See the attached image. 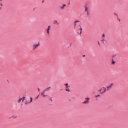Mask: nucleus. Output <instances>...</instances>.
<instances>
[{
    "instance_id": "nucleus-13",
    "label": "nucleus",
    "mask_w": 128,
    "mask_h": 128,
    "mask_svg": "<svg viewBox=\"0 0 128 128\" xmlns=\"http://www.w3.org/2000/svg\"><path fill=\"white\" fill-rule=\"evenodd\" d=\"M102 42L104 44H106V40L102 41Z\"/></svg>"
},
{
    "instance_id": "nucleus-6",
    "label": "nucleus",
    "mask_w": 128,
    "mask_h": 128,
    "mask_svg": "<svg viewBox=\"0 0 128 128\" xmlns=\"http://www.w3.org/2000/svg\"><path fill=\"white\" fill-rule=\"evenodd\" d=\"M46 91H43L42 93H41V96H42V98H46V96H48V95H46Z\"/></svg>"
},
{
    "instance_id": "nucleus-11",
    "label": "nucleus",
    "mask_w": 128,
    "mask_h": 128,
    "mask_svg": "<svg viewBox=\"0 0 128 128\" xmlns=\"http://www.w3.org/2000/svg\"><path fill=\"white\" fill-rule=\"evenodd\" d=\"M30 101H26V104H30V102H32V98H30Z\"/></svg>"
},
{
    "instance_id": "nucleus-4",
    "label": "nucleus",
    "mask_w": 128,
    "mask_h": 128,
    "mask_svg": "<svg viewBox=\"0 0 128 128\" xmlns=\"http://www.w3.org/2000/svg\"><path fill=\"white\" fill-rule=\"evenodd\" d=\"M112 86H114V83H110L109 86L106 87L107 90H110Z\"/></svg>"
},
{
    "instance_id": "nucleus-17",
    "label": "nucleus",
    "mask_w": 128,
    "mask_h": 128,
    "mask_svg": "<svg viewBox=\"0 0 128 128\" xmlns=\"http://www.w3.org/2000/svg\"><path fill=\"white\" fill-rule=\"evenodd\" d=\"M95 98H100V95H97L94 96Z\"/></svg>"
},
{
    "instance_id": "nucleus-25",
    "label": "nucleus",
    "mask_w": 128,
    "mask_h": 128,
    "mask_svg": "<svg viewBox=\"0 0 128 128\" xmlns=\"http://www.w3.org/2000/svg\"><path fill=\"white\" fill-rule=\"evenodd\" d=\"M38 91L40 92V88H38Z\"/></svg>"
},
{
    "instance_id": "nucleus-27",
    "label": "nucleus",
    "mask_w": 128,
    "mask_h": 128,
    "mask_svg": "<svg viewBox=\"0 0 128 128\" xmlns=\"http://www.w3.org/2000/svg\"><path fill=\"white\" fill-rule=\"evenodd\" d=\"M50 100L52 102V98Z\"/></svg>"
},
{
    "instance_id": "nucleus-21",
    "label": "nucleus",
    "mask_w": 128,
    "mask_h": 128,
    "mask_svg": "<svg viewBox=\"0 0 128 128\" xmlns=\"http://www.w3.org/2000/svg\"><path fill=\"white\" fill-rule=\"evenodd\" d=\"M66 92H70L68 89H66Z\"/></svg>"
},
{
    "instance_id": "nucleus-2",
    "label": "nucleus",
    "mask_w": 128,
    "mask_h": 128,
    "mask_svg": "<svg viewBox=\"0 0 128 128\" xmlns=\"http://www.w3.org/2000/svg\"><path fill=\"white\" fill-rule=\"evenodd\" d=\"M100 94H104L106 92V88L105 87H102L99 90Z\"/></svg>"
},
{
    "instance_id": "nucleus-9",
    "label": "nucleus",
    "mask_w": 128,
    "mask_h": 128,
    "mask_svg": "<svg viewBox=\"0 0 128 128\" xmlns=\"http://www.w3.org/2000/svg\"><path fill=\"white\" fill-rule=\"evenodd\" d=\"M103 40H106L104 34H103L101 38V42H103Z\"/></svg>"
},
{
    "instance_id": "nucleus-24",
    "label": "nucleus",
    "mask_w": 128,
    "mask_h": 128,
    "mask_svg": "<svg viewBox=\"0 0 128 128\" xmlns=\"http://www.w3.org/2000/svg\"><path fill=\"white\" fill-rule=\"evenodd\" d=\"M38 96H40V95H38L36 97V98H38Z\"/></svg>"
},
{
    "instance_id": "nucleus-22",
    "label": "nucleus",
    "mask_w": 128,
    "mask_h": 128,
    "mask_svg": "<svg viewBox=\"0 0 128 128\" xmlns=\"http://www.w3.org/2000/svg\"><path fill=\"white\" fill-rule=\"evenodd\" d=\"M0 6H2V3H0Z\"/></svg>"
},
{
    "instance_id": "nucleus-15",
    "label": "nucleus",
    "mask_w": 128,
    "mask_h": 128,
    "mask_svg": "<svg viewBox=\"0 0 128 128\" xmlns=\"http://www.w3.org/2000/svg\"><path fill=\"white\" fill-rule=\"evenodd\" d=\"M20 102H22V99L20 98V99H18V104H20Z\"/></svg>"
},
{
    "instance_id": "nucleus-28",
    "label": "nucleus",
    "mask_w": 128,
    "mask_h": 128,
    "mask_svg": "<svg viewBox=\"0 0 128 128\" xmlns=\"http://www.w3.org/2000/svg\"><path fill=\"white\" fill-rule=\"evenodd\" d=\"M0 0V2H2V0Z\"/></svg>"
},
{
    "instance_id": "nucleus-5",
    "label": "nucleus",
    "mask_w": 128,
    "mask_h": 128,
    "mask_svg": "<svg viewBox=\"0 0 128 128\" xmlns=\"http://www.w3.org/2000/svg\"><path fill=\"white\" fill-rule=\"evenodd\" d=\"M32 46H33V49L36 50V48H38V46H40V43H38L36 44H33Z\"/></svg>"
},
{
    "instance_id": "nucleus-19",
    "label": "nucleus",
    "mask_w": 128,
    "mask_h": 128,
    "mask_svg": "<svg viewBox=\"0 0 128 128\" xmlns=\"http://www.w3.org/2000/svg\"><path fill=\"white\" fill-rule=\"evenodd\" d=\"M12 118H16V116H13Z\"/></svg>"
},
{
    "instance_id": "nucleus-10",
    "label": "nucleus",
    "mask_w": 128,
    "mask_h": 128,
    "mask_svg": "<svg viewBox=\"0 0 128 128\" xmlns=\"http://www.w3.org/2000/svg\"><path fill=\"white\" fill-rule=\"evenodd\" d=\"M66 6V4H63L62 6H60V8L61 10H64V7Z\"/></svg>"
},
{
    "instance_id": "nucleus-12",
    "label": "nucleus",
    "mask_w": 128,
    "mask_h": 128,
    "mask_svg": "<svg viewBox=\"0 0 128 128\" xmlns=\"http://www.w3.org/2000/svg\"><path fill=\"white\" fill-rule=\"evenodd\" d=\"M50 87H48V88L45 89V90H44V92H46V91L49 90H50Z\"/></svg>"
},
{
    "instance_id": "nucleus-1",
    "label": "nucleus",
    "mask_w": 128,
    "mask_h": 128,
    "mask_svg": "<svg viewBox=\"0 0 128 128\" xmlns=\"http://www.w3.org/2000/svg\"><path fill=\"white\" fill-rule=\"evenodd\" d=\"M82 24L80 23V21H78V20H76L74 22V28L76 29L78 28H80V34H82V26L80 25Z\"/></svg>"
},
{
    "instance_id": "nucleus-14",
    "label": "nucleus",
    "mask_w": 128,
    "mask_h": 128,
    "mask_svg": "<svg viewBox=\"0 0 128 128\" xmlns=\"http://www.w3.org/2000/svg\"><path fill=\"white\" fill-rule=\"evenodd\" d=\"M85 12H87V14H88V7H85Z\"/></svg>"
},
{
    "instance_id": "nucleus-20",
    "label": "nucleus",
    "mask_w": 128,
    "mask_h": 128,
    "mask_svg": "<svg viewBox=\"0 0 128 128\" xmlns=\"http://www.w3.org/2000/svg\"><path fill=\"white\" fill-rule=\"evenodd\" d=\"M116 64V62H114V61H112V64Z\"/></svg>"
},
{
    "instance_id": "nucleus-23",
    "label": "nucleus",
    "mask_w": 128,
    "mask_h": 128,
    "mask_svg": "<svg viewBox=\"0 0 128 128\" xmlns=\"http://www.w3.org/2000/svg\"><path fill=\"white\" fill-rule=\"evenodd\" d=\"M98 46H100V42L98 41Z\"/></svg>"
},
{
    "instance_id": "nucleus-7",
    "label": "nucleus",
    "mask_w": 128,
    "mask_h": 128,
    "mask_svg": "<svg viewBox=\"0 0 128 128\" xmlns=\"http://www.w3.org/2000/svg\"><path fill=\"white\" fill-rule=\"evenodd\" d=\"M50 26H48L46 30L47 34H50Z\"/></svg>"
},
{
    "instance_id": "nucleus-18",
    "label": "nucleus",
    "mask_w": 128,
    "mask_h": 128,
    "mask_svg": "<svg viewBox=\"0 0 128 128\" xmlns=\"http://www.w3.org/2000/svg\"><path fill=\"white\" fill-rule=\"evenodd\" d=\"M25 98H26L23 97V98H21V100H22V102H24V100Z\"/></svg>"
},
{
    "instance_id": "nucleus-3",
    "label": "nucleus",
    "mask_w": 128,
    "mask_h": 128,
    "mask_svg": "<svg viewBox=\"0 0 128 128\" xmlns=\"http://www.w3.org/2000/svg\"><path fill=\"white\" fill-rule=\"evenodd\" d=\"M90 102V98H85V100L82 102V104H88Z\"/></svg>"
},
{
    "instance_id": "nucleus-8",
    "label": "nucleus",
    "mask_w": 128,
    "mask_h": 128,
    "mask_svg": "<svg viewBox=\"0 0 128 128\" xmlns=\"http://www.w3.org/2000/svg\"><path fill=\"white\" fill-rule=\"evenodd\" d=\"M53 24H56V26H58V24H60V22L56 20H54L53 22Z\"/></svg>"
},
{
    "instance_id": "nucleus-16",
    "label": "nucleus",
    "mask_w": 128,
    "mask_h": 128,
    "mask_svg": "<svg viewBox=\"0 0 128 128\" xmlns=\"http://www.w3.org/2000/svg\"><path fill=\"white\" fill-rule=\"evenodd\" d=\"M64 86H66V88H68V84H64Z\"/></svg>"
},
{
    "instance_id": "nucleus-26",
    "label": "nucleus",
    "mask_w": 128,
    "mask_h": 128,
    "mask_svg": "<svg viewBox=\"0 0 128 128\" xmlns=\"http://www.w3.org/2000/svg\"><path fill=\"white\" fill-rule=\"evenodd\" d=\"M0 10H2V8L1 7H0Z\"/></svg>"
}]
</instances>
